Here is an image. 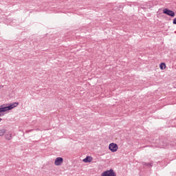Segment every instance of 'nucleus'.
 <instances>
[{"label": "nucleus", "instance_id": "obj_1", "mask_svg": "<svg viewBox=\"0 0 176 176\" xmlns=\"http://www.w3.org/2000/svg\"><path fill=\"white\" fill-rule=\"evenodd\" d=\"M19 106V102H15L10 104H3L0 106V116H2V113L8 112V111H12Z\"/></svg>", "mask_w": 176, "mask_h": 176}, {"label": "nucleus", "instance_id": "obj_2", "mask_svg": "<svg viewBox=\"0 0 176 176\" xmlns=\"http://www.w3.org/2000/svg\"><path fill=\"white\" fill-rule=\"evenodd\" d=\"M63 163H64V159L61 157H58L55 159L54 164L56 167H60V166L63 165Z\"/></svg>", "mask_w": 176, "mask_h": 176}, {"label": "nucleus", "instance_id": "obj_3", "mask_svg": "<svg viewBox=\"0 0 176 176\" xmlns=\"http://www.w3.org/2000/svg\"><path fill=\"white\" fill-rule=\"evenodd\" d=\"M109 149L111 151V152L115 153L118 151V149H119V147L116 144V143H111L109 145Z\"/></svg>", "mask_w": 176, "mask_h": 176}, {"label": "nucleus", "instance_id": "obj_4", "mask_svg": "<svg viewBox=\"0 0 176 176\" xmlns=\"http://www.w3.org/2000/svg\"><path fill=\"white\" fill-rule=\"evenodd\" d=\"M163 13L164 14H167L168 16H170V17H174V16H175V12H174V11L167 8L163 10Z\"/></svg>", "mask_w": 176, "mask_h": 176}, {"label": "nucleus", "instance_id": "obj_5", "mask_svg": "<svg viewBox=\"0 0 176 176\" xmlns=\"http://www.w3.org/2000/svg\"><path fill=\"white\" fill-rule=\"evenodd\" d=\"M84 163H91L93 162V157L91 156H87L86 158L82 160Z\"/></svg>", "mask_w": 176, "mask_h": 176}, {"label": "nucleus", "instance_id": "obj_6", "mask_svg": "<svg viewBox=\"0 0 176 176\" xmlns=\"http://www.w3.org/2000/svg\"><path fill=\"white\" fill-rule=\"evenodd\" d=\"M166 63H161L160 64V69L162 71L166 69Z\"/></svg>", "mask_w": 176, "mask_h": 176}, {"label": "nucleus", "instance_id": "obj_7", "mask_svg": "<svg viewBox=\"0 0 176 176\" xmlns=\"http://www.w3.org/2000/svg\"><path fill=\"white\" fill-rule=\"evenodd\" d=\"M5 138H6V140H8V141L12 140V133H8L6 134Z\"/></svg>", "mask_w": 176, "mask_h": 176}, {"label": "nucleus", "instance_id": "obj_8", "mask_svg": "<svg viewBox=\"0 0 176 176\" xmlns=\"http://www.w3.org/2000/svg\"><path fill=\"white\" fill-rule=\"evenodd\" d=\"M5 133H6V130L4 129H0V137H3L5 135Z\"/></svg>", "mask_w": 176, "mask_h": 176}, {"label": "nucleus", "instance_id": "obj_9", "mask_svg": "<svg viewBox=\"0 0 176 176\" xmlns=\"http://www.w3.org/2000/svg\"><path fill=\"white\" fill-rule=\"evenodd\" d=\"M173 24H175V25H176V18H175V19H173Z\"/></svg>", "mask_w": 176, "mask_h": 176}, {"label": "nucleus", "instance_id": "obj_10", "mask_svg": "<svg viewBox=\"0 0 176 176\" xmlns=\"http://www.w3.org/2000/svg\"><path fill=\"white\" fill-rule=\"evenodd\" d=\"M146 166H147L148 167H149V166H152V164L148 163V164H146Z\"/></svg>", "mask_w": 176, "mask_h": 176}, {"label": "nucleus", "instance_id": "obj_11", "mask_svg": "<svg viewBox=\"0 0 176 176\" xmlns=\"http://www.w3.org/2000/svg\"><path fill=\"white\" fill-rule=\"evenodd\" d=\"M146 164H147L146 162H144V163H143V165H144V166H146Z\"/></svg>", "mask_w": 176, "mask_h": 176}, {"label": "nucleus", "instance_id": "obj_12", "mask_svg": "<svg viewBox=\"0 0 176 176\" xmlns=\"http://www.w3.org/2000/svg\"><path fill=\"white\" fill-rule=\"evenodd\" d=\"M2 120V119L0 118V121Z\"/></svg>", "mask_w": 176, "mask_h": 176}]
</instances>
